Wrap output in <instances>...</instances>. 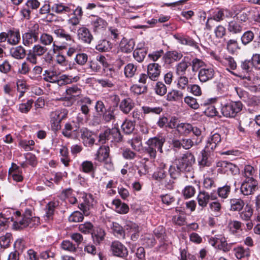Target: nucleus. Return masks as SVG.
Listing matches in <instances>:
<instances>
[{
  "mask_svg": "<svg viewBox=\"0 0 260 260\" xmlns=\"http://www.w3.org/2000/svg\"><path fill=\"white\" fill-rule=\"evenodd\" d=\"M110 250L112 254L117 257L124 258L128 255L127 248L123 244L118 241H114L112 242Z\"/></svg>",
  "mask_w": 260,
  "mask_h": 260,
  "instance_id": "11",
  "label": "nucleus"
},
{
  "mask_svg": "<svg viewBox=\"0 0 260 260\" xmlns=\"http://www.w3.org/2000/svg\"><path fill=\"white\" fill-rule=\"evenodd\" d=\"M112 204L115 207V211L120 214H126L129 211L128 206L125 203H122L119 200H114Z\"/></svg>",
  "mask_w": 260,
  "mask_h": 260,
  "instance_id": "40",
  "label": "nucleus"
},
{
  "mask_svg": "<svg viewBox=\"0 0 260 260\" xmlns=\"http://www.w3.org/2000/svg\"><path fill=\"white\" fill-rule=\"evenodd\" d=\"M118 113L119 111L116 107L111 106L105 110L103 113V120L106 123L115 120L116 116Z\"/></svg>",
  "mask_w": 260,
  "mask_h": 260,
  "instance_id": "25",
  "label": "nucleus"
},
{
  "mask_svg": "<svg viewBox=\"0 0 260 260\" xmlns=\"http://www.w3.org/2000/svg\"><path fill=\"white\" fill-rule=\"evenodd\" d=\"M135 123L129 120H125L121 125L123 132L125 134H132L135 129Z\"/></svg>",
  "mask_w": 260,
  "mask_h": 260,
  "instance_id": "49",
  "label": "nucleus"
},
{
  "mask_svg": "<svg viewBox=\"0 0 260 260\" xmlns=\"http://www.w3.org/2000/svg\"><path fill=\"white\" fill-rule=\"evenodd\" d=\"M91 25L94 32H99L107 26V22L98 16H93L91 19Z\"/></svg>",
  "mask_w": 260,
  "mask_h": 260,
  "instance_id": "21",
  "label": "nucleus"
},
{
  "mask_svg": "<svg viewBox=\"0 0 260 260\" xmlns=\"http://www.w3.org/2000/svg\"><path fill=\"white\" fill-rule=\"evenodd\" d=\"M221 140V137L219 134H211L208 138L205 147L206 150L208 151H213L217 146L220 143Z\"/></svg>",
  "mask_w": 260,
  "mask_h": 260,
  "instance_id": "22",
  "label": "nucleus"
},
{
  "mask_svg": "<svg viewBox=\"0 0 260 260\" xmlns=\"http://www.w3.org/2000/svg\"><path fill=\"white\" fill-rule=\"evenodd\" d=\"M122 140V136L118 128L114 127L112 129H107L99 136V141L104 144L106 140H111V142H118Z\"/></svg>",
  "mask_w": 260,
  "mask_h": 260,
  "instance_id": "5",
  "label": "nucleus"
},
{
  "mask_svg": "<svg viewBox=\"0 0 260 260\" xmlns=\"http://www.w3.org/2000/svg\"><path fill=\"white\" fill-rule=\"evenodd\" d=\"M211 151L206 150V148H205L202 153V158L199 161V165L201 167H209L211 165V161L209 158V153Z\"/></svg>",
  "mask_w": 260,
  "mask_h": 260,
  "instance_id": "51",
  "label": "nucleus"
},
{
  "mask_svg": "<svg viewBox=\"0 0 260 260\" xmlns=\"http://www.w3.org/2000/svg\"><path fill=\"white\" fill-rule=\"evenodd\" d=\"M137 71V67L133 63H128L124 68V74L127 78L133 77Z\"/></svg>",
  "mask_w": 260,
  "mask_h": 260,
  "instance_id": "55",
  "label": "nucleus"
},
{
  "mask_svg": "<svg viewBox=\"0 0 260 260\" xmlns=\"http://www.w3.org/2000/svg\"><path fill=\"white\" fill-rule=\"evenodd\" d=\"M53 32L57 37L64 39L67 41H73L72 36L62 28H59L55 29L53 30Z\"/></svg>",
  "mask_w": 260,
  "mask_h": 260,
  "instance_id": "52",
  "label": "nucleus"
},
{
  "mask_svg": "<svg viewBox=\"0 0 260 260\" xmlns=\"http://www.w3.org/2000/svg\"><path fill=\"white\" fill-rule=\"evenodd\" d=\"M184 101L185 104L192 109H198L200 107L197 99L192 96H187L185 97Z\"/></svg>",
  "mask_w": 260,
  "mask_h": 260,
  "instance_id": "62",
  "label": "nucleus"
},
{
  "mask_svg": "<svg viewBox=\"0 0 260 260\" xmlns=\"http://www.w3.org/2000/svg\"><path fill=\"white\" fill-rule=\"evenodd\" d=\"M217 167L218 168V172L221 173H231L236 175L239 172V168L232 163L226 161H220L217 163Z\"/></svg>",
  "mask_w": 260,
  "mask_h": 260,
  "instance_id": "9",
  "label": "nucleus"
},
{
  "mask_svg": "<svg viewBox=\"0 0 260 260\" xmlns=\"http://www.w3.org/2000/svg\"><path fill=\"white\" fill-rule=\"evenodd\" d=\"M165 142V139L162 137H154L149 139L147 143V145H149L156 151H158L160 153L162 152V147Z\"/></svg>",
  "mask_w": 260,
  "mask_h": 260,
  "instance_id": "24",
  "label": "nucleus"
},
{
  "mask_svg": "<svg viewBox=\"0 0 260 260\" xmlns=\"http://www.w3.org/2000/svg\"><path fill=\"white\" fill-rule=\"evenodd\" d=\"M144 114H159L162 111V108L160 107H148L143 106L142 108Z\"/></svg>",
  "mask_w": 260,
  "mask_h": 260,
  "instance_id": "60",
  "label": "nucleus"
},
{
  "mask_svg": "<svg viewBox=\"0 0 260 260\" xmlns=\"http://www.w3.org/2000/svg\"><path fill=\"white\" fill-rule=\"evenodd\" d=\"M258 28L252 27L251 30L244 32L241 37L242 43L244 45H247L250 43L254 39V34H257Z\"/></svg>",
  "mask_w": 260,
  "mask_h": 260,
  "instance_id": "29",
  "label": "nucleus"
},
{
  "mask_svg": "<svg viewBox=\"0 0 260 260\" xmlns=\"http://www.w3.org/2000/svg\"><path fill=\"white\" fill-rule=\"evenodd\" d=\"M189 65L191 67V70L193 72H199V70H201L207 66L202 60L198 58H193L189 62Z\"/></svg>",
  "mask_w": 260,
  "mask_h": 260,
  "instance_id": "41",
  "label": "nucleus"
},
{
  "mask_svg": "<svg viewBox=\"0 0 260 260\" xmlns=\"http://www.w3.org/2000/svg\"><path fill=\"white\" fill-rule=\"evenodd\" d=\"M39 39L40 43L44 46H49L52 44L54 47H57L55 42H53L52 36L48 33L43 32L41 34L40 37H39Z\"/></svg>",
  "mask_w": 260,
  "mask_h": 260,
  "instance_id": "38",
  "label": "nucleus"
},
{
  "mask_svg": "<svg viewBox=\"0 0 260 260\" xmlns=\"http://www.w3.org/2000/svg\"><path fill=\"white\" fill-rule=\"evenodd\" d=\"M43 76L45 81L51 83H56L58 78L56 72L51 70H45Z\"/></svg>",
  "mask_w": 260,
  "mask_h": 260,
  "instance_id": "45",
  "label": "nucleus"
},
{
  "mask_svg": "<svg viewBox=\"0 0 260 260\" xmlns=\"http://www.w3.org/2000/svg\"><path fill=\"white\" fill-rule=\"evenodd\" d=\"M257 182L255 179L244 180L241 185L240 191L244 196L252 194L257 188Z\"/></svg>",
  "mask_w": 260,
  "mask_h": 260,
  "instance_id": "10",
  "label": "nucleus"
},
{
  "mask_svg": "<svg viewBox=\"0 0 260 260\" xmlns=\"http://www.w3.org/2000/svg\"><path fill=\"white\" fill-rule=\"evenodd\" d=\"M183 57L181 52L176 51H169L163 56V60L167 64H171L173 62L179 60Z\"/></svg>",
  "mask_w": 260,
  "mask_h": 260,
  "instance_id": "23",
  "label": "nucleus"
},
{
  "mask_svg": "<svg viewBox=\"0 0 260 260\" xmlns=\"http://www.w3.org/2000/svg\"><path fill=\"white\" fill-rule=\"evenodd\" d=\"M81 92L82 89L78 85H73L71 86H69L66 90L67 95L73 99H75L76 97L80 96L81 94Z\"/></svg>",
  "mask_w": 260,
  "mask_h": 260,
  "instance_id": "37",
  "label": "nucleus"
},
{
  "mask_svg": "<svg viewBox=\"0 0 260 260\" xmlns=\"http://www.w3.org/2000/svg\"><path fill=\"white\" fill-rule=\"evenodd\" d=\"M253 213V210L251 205L247 204L244 210L240 213V217L244 221L250 220Z\"/></svg>",
  "mask_w": 260,
  "mask_h": 260,
  "instance_id": "42",
  "label": "nucleus"
},
{
  "mask_svg": "<svg viewBox=\"0 0 260 260\" xmlns=\"http://www.w3.org/2000/svg\"><path fill=\"white\" fill-rule=\"evenodd\" d=\"M216 199L217 196L214 193H209L204 190L200 191L197 197L198 204L203 208L207 207L210 200H214Z\"/></svg>",
  "mask_w": 260,
  "mask_h": 260,
  "instance_id": "15",
  "label": "nucleus"
},
{
  "mask_svg": "<svg viewBox=\"0 0 260 260\" xmlns=\"http://www.w3.org/2000/svg\"><path fill=\"white\" fill-rule=\"evenodd\" d=\"M246 103L248 106L257 107L260 105V96L251 95L249 96Z\"/></svg>",
  "mask_w": 260,
  "mask_h": 260,
  "instance_id": "64",
  "label": "nucleus"
},
{
  "mask_svg": "<svg viewBox=\"0 0 260 260\" xmlns=\"http://www.w3.org/2000/svg\"><path fill=\"white\" fill-rule=\"evenodd\" d=\"M154 90L155 93L160 96L164 95L167 91L166 86L161 82H158L156 83Z\"/></svg>",
  "mask_w": 260,
  "mask_h": 260,
  "instance_id": "63",
  "label": "nucleus"
},
{
  "mask_svg": "<svg viewBox=\"0 0 260 260\" xmlns=\"http://www.w3.org/2000/svg\"><path fill=\"white\" fill-rule=\"evenodd\" d=\"M51 9L52 12L58 14L70 13L72 11L70 7L64 5L61 3L53 4L51 7Z\"/></svg>",
  "mask_w": 260,
  "mask_h": 260,
  "instance_id": "39",
  "label": "nucleus"
},
{
  "mask_svg": "<svg viewBox=\"0 0 260 260\" xmlns=\"http://www.w3.org/2000/svg\"><path fill=\"white\" fill-rule=\"evenodd\" d=\"M61 248L70 252H75L77 250V247L72 242L69 240H64L61 244Z\"/></svg>",
  "mask_w": 260,
  "mask_h": 260,
  "instance_id": "61",
  "label": "nucleus"
},
{
  "mask_svg": "<svg viewBox=\"0 0 260 260\" xmlns=\"http://www.w3.org/2000/svg\"><path fill=\"white\" fill-rule=\"evenodd\" d=\"M20 40L19 30H9L8 31V43L12 45L18 44Z\"/></svg>",
  "mask_w": 260,
  "mask_h": 260,
  "instance_id": "34",
  "label": "nucleus"
},
{
  "mask_svg": "<svg viewBox=\"0 0 260 260\" xmlns=\"http://www.w3.org/2000/svg\"><path fill=\"white\" fill-rule=\"evenodd\" d=\"M226 48L228 51L234 53L237 49H239L238 43L236 39H230L226 42Z\"/></svg>",
  "mask_w": 260,
  "mask_h": 260,
  "instance_id": "59",
  "label": "nucleus"
},
{
  "mask_svg": "<svg viewBox=\"0 0 260 260\" xmlns=\"http://www.w3.org/2000/svg\"><path fill=\"white\" fill-rule=\"evenodd\" d=\"M174 37L181 44L190 46L195 48L198 47L197 43L190 37H184L176 35L174 36Z\"/></svg>",
  "mask_w": 260,
  "mask_h": 260,
  "instance_id": "44",
  "label": "nucleus"
},
{
  "mask_svg": "<svg viewBox=\"0 0 260 260\" xmlns=\"http://www.w3.org/2000/svg\"><path fill=\"white\" fill-rule=\"evenodd\" d=\"M11 56L15 59H23L26 56V51L22 46H18L10 49Z\"/></svg>",
  "mask_w": 260,
  "mask_h": 260,
  "instance_id": "32",
  "label": "nucleus"
},
{
  "mask_svg": "<svg viewBox=\"0 0 260 260\" xmlns=\"http://www.w3.org/2000/svg\"><path fill=\"white\" fill-rule=\"evenodd\" d=\"M9 211H6L5 213H0V227L2 229H5L8 226L11 222H14V218L9 216Z\"/></svg>",
  "mask_w": 260,
  "mask_h": 260,
  "instance_id": "43",
  "label": "nucleus"
},
{
  "mask_svg": "<svg viewBox=\"0 0 260 260\" xmlns=\"http://www.w3.org/2000/svg\"><path fill=\"white\" fill-rule=\"evenodd\" d=\"M109 151L110 148L108 146H101L95 154V159L105 163L110 168L112 167L111 159L109 158Z\"/></svg>",
  "mask_w": 260,
  "mask_h": 260,
  "instance_id": "8",
  "label": "nucleus"
},
{
  "mask_svg": "<svg viewBox=\"0 0 260 260\" xmlns=\"http://www.w3.org/2000/svg\"><path fill=\"white\" fill-rule=\"evenodd\" d=\"M161 67L157 63H151L147 66V74L149 78L152 81L158 79L161 72Z\"/></svg>",
  "mask_w": 260,
  "mask_h": 260,
  "instance_id": "18",
  "label": "nucleus"
},
{
  "mask_svg": "<svg viewBox=\"0 0 260 260\" xmlns=\"http://www.w3.org/2000/svg\"><path fill=\"white\" fill-rule=\"evenodd\" d=\"M183 94L182 91L173 89L169 92L167 95V100L168 101H178L183 98Z\"/></svg>",
  "mask_w": 260,
  "mask_h": 260,
  "instance_id": "47",
  "label": "nucleus"
},
{
  "mask_svg": "<svg viewBox=\"0 0 260 260\" xmlns=\"http://www.w3.org/2000/svg\"><path fill=\"white\" fill-rule=\"evenodd\" d=\"M156 170L152 175L153 178L159 182H161L168 177L167 164L162 160H158L156 161Z\"/></svg>",
  "mask_w": 260,
  "mask_h": 260,
  "instance_id": "7",
  "label": "nucleus"
},
{
  "mask_svg": "<svg viewBox=\"0 0 260 260\" xmlns=\"http://www.w3.org/2000/svg\"><path fill=\"white\" fill-rule=\"evenodd\" d=\"M191 129L192 125L188 123H181L177 125V131L181 135H188Z\"/></svg>",
  "mask_w": 260,
  "mask_h": 260,
  "instance_id": "46",
  "label": "nucleus"
},
{
  "mask_svg": "<svg viewBox=\"0 0 260 260\" xmlns=\"http://www.w3.org/2000/svg\"><path fill=\"white\" fill-rule=\"evenodd\" d=\"M12 239V235L10 233H7L0 237V245L2 248H7L10 246V244Z\"/></svg>",
  "mask_w": 260,
  "mask_h": 260,
  "instance_id": "54",
  "label": "nucleus"
},
{
  "mask_svg": "<svg viewBox=\"0 0 260 260\" xmlns=\"http://www.w3.org/2000/svg\"><path fill=\"white\" fill-rule=\"evenodd\" d=\"M81 138L85 146L91 147L95 143V136L86 128L80 129Z\"/></svg>",
  "mask_w": 260,
  "mask_h": 260,
  "instance_id": "17",
  "label": "nucleus"
},
{
  "mask_svg": "<svg viewBox=\"0 0 260 260\" xmlns=\"http://www.w3.org/2000/svg\"><path fill=\"white\" fill-rule=\"evenodd\" d=\"M82 201L78 206L79 208L83 212L85 216L90 214V209L92 208L93 199L90 194H83Z\"/></svg>",
  "mask_w": 260,
  "mask_h": 260,
  "instance_id": "12",
  "label": "nucleus"
},
{
  "mask_svg": "<svg viewBox=\"0 0 260 260\" xmlns=\"http://www.w3.org/2000/svg\"><path fill=\"white\" fill-rule=\"evenodd\" d=\"M215 59L232 73H233L230 71V70H235L237 68V63L234 58L230 55H225L222 57L216 56H215Z\"/></svg>",
  "mask_w": 260,
  "mask_h": 260,
  "instance_id": "13",
  "label": "nucleus"
},
{
  "mask_svg": "<svg viewBox=\"0 0 260 260\" xmlns=\"http://www.w3.org/2000/svg\"><path fill=\"white\" fill-rule=\"evenodd\" d=\"M168 172L170 175V177L173 179H177L180 175L181 171L178 169L177 166L176 165L175 162H174L172 165L169 167L168 169Z\"/></svg>",
  "mask_w": 260,
  "mask_h": 260,
  "instance_id": "57",
  "label": "nucleus"
},
{
  "mask_svg": "<svg viewBox=\"0 0 260 260\" xmlns=\"http://www.w3.org/2000/svg\"><path fill=\"white\" fill-rule=\"evenodd\" d=\"M210 244L214 247L224 251H228L230 250L226 239L222 235L215 236V237L209 240Z\"/></svg>",
  "mask_w": 260,
  "mask_h": 260,
  "instance_id": "14",
  "label": "nucleus"
},
{
  "mask_svg": "<svg viewBox=\"0 0 260 260\" xmlns=\"http://www.w3.org/2000/svg\"><path fill=\"white\" fill-rule=\"evenodd\" d=\"M255 173L254 168L250 165H246L244 167L243 175L245 177V180H252L253 178V175Z\"/></svg>",
  "mask_w": 260,
  "mask_h": 260,
  "instance_id": "58",
  "label": "nucleus"
},
{
  "mask_svg": "<svg viewBox=\"0 0 260 260\" xmlns=\"http://www.w3.org/2000/svg\"><path fill=\"white\" fill-rule=\"evenodd\" d=\"M135 46V42L133 39H123L120 43V48L122 52L124 53L131 52Z\"/></svg>",
  "mask_w": 260,
  "mask_h": 260,
  "instance_id": "31",
  "label": "nucleus"
},
{
  "mask_svg": "<svg viewBox=\"0 0 260 260\" xmlns=\"http://www.w3.org/2000/svg\"><path fill=\"white\" fill-rule=\"evenodd\" d=\"M242 109V104L240 102L230 101L221 104V112L226 117H234Z\"/></svg>",
  "mask_w": 260,
  "mask_h": 260,
  "instance_id": "3",
  "label": "nucleus"
},
{
  "mask_svg": "<svg viewBox=\"0 0 260 260\" xmlns=\"http://www.w3.org/2000/svg\"><path fill=\"white\" fill-rule=\"evenodd\" d=\"M55 206L56 204L53 202H50L47 205L44 216L45 220L49 221L52 219Z\"/></svg>",
  "mask_w": 260,
  "mask_h": 260,
  "instance_id": "48",
  "label": "nucleus"
},
{
  "mask_svg": "<svg viewBox=\"0 0 260 260\" xmlns=\"http://www.w3.org/2000/svg\"><path fill=\"white\" fill-rule=\"evenodd\" d=\"M77 37L81 42L90 44L93 40V36L89 30L86 27L82 26L77 30Z\"/></svg>",
  "mask_w": 260,
  "mask_h": 260,
  "instance_id": "19",
  "label": "nucleus"
},
{
  "mask_svg": "<svg viewBox=\"0 0 260 260\" xmlns=\"http://www.w3.org/2000/svg\"><path fill=\"white\" fill-rule=\"evenodd\" d=\"M111 229L114 234L118 238H124L125 236V232L123 228L118 223L113 222Z\"/></svg>",
  "mask_w": 260,
  "mask_h": 260,
  "instance_id": "53",
  "label": "nucleus"
},
{
  "mask_svg": "<svg viewBox=\"0 0 260 260\" xmlns=\"http://www.w3.org/2000/svg\"><path fill=\"white\" fill-rule=\"evenodd\" d=\"M188 58L184 57L183 60L177 64L176 67V73L178 75H185L186 71L189 65V62L188 61Z\"/></svg>",
  "mask_w": 260,
  "mask_h": 260,
  "instance_id": "33",
  "label": "nucleus"
},
{
  "mask_svg": "<svg viewBox=\"0 0 260 260\" xmlns=\"http://www.w3.org/2000/svg\"><path fill=\"white\" fill-rule=\"evenodd\" d=\"M17 219L13 223L14 228L16 230H21L28 226L30 228L38 225L40 218L38 217L32 216L31 211L26 209L23 216H21L19 211L16 212Z\"/></svg>",
  "mask_w": 260,
  "mask_h": 260,
  "instance_id": "1",
  "label": "nucleus"
},
{
  "mask_svg": "<svg viewBox=\"0 0 260 260\" xmlns=\"http://www.w3.org/2000/svg\"><path fill=\"white\" fill-rule=\"evenodd\" d=\"M80 107V111L87 117L90 112V106L92 104V101L88 96H81L78 101Z\"/></svg>",
  "mask_w": 260,
  "mask_h": 260,
  "instance_id": "20",
  "label": "nucleus"
},
{
  "mask_svg": "<svg viewBox=\"0 0 260 260\" xmlns=\"http://www.w3.org/2000/svg\"><path fill=\"white\" fill-rule=\"evenodd\" d=\"M243 25L236 20L235 17L228 22L227 25L229 32L234 35L241 34L243 30Z\"/></svg>",
  "mask_w": 260,
  "mask_h": 260,
  "instance_id": "27",
  "label": "nucleus"
},
{
  "mask_svg": "<svg viewBox=\"0 0 260 260\" xmlns=\"http://www.w3.org/2000/svg\"><path fill=\"white\" fill-rule=\"evenodd\" d=\"M230 210L233 211L240 212L243 208L245 203L241 199H232L230 200Z\"/></svg>",
  "mask_w": 260,
  "mask_h": 260,
  "instance_id": "36",
  "label": "nucleus"
},
{
  "mask_svg": "<svg viewBox=\"0 0 260 260\" xmlns=\"http://www.w3.org/2000/svg\"><path fill=\"white\" fill-rule=\"evenodd\" d=\"M80 79L78 76L73 77L72 76L63 74L58 77L56 83L59 86H63L72 83L77 82Z\"/></svg>",
  "mask_w": 260,
  "mask_h": 260,
  "instance_id": "26",
  "label": "nucleus"
},
{
  "mask_svg": "<svg viewBox=\"0 0 260 260\" xmlns=\"http://www.w3.org/2000/svg\"><path fill=\"white\" fill-rule=\"evenodd\" d=\"M111 48L112 44L106 40H101L95 47V49L100 52H107Z\"/></svg>",
  "mask_w": 260,
  "mask_h": 260,
  "instance_id": "50",
  "label": "nucleus"
},
{
  "mask_svg": "<svg viewBox=\"0 0 260 260\" xmlns=\"http://www.w3.org/2000/svg\"><path fill=\"white\" fill-rule=\"evenodd\" d=\"M39 25L35 24L32 28L22 35V43L25 46L29 47L39 40Z\"/></svg>",
  "mask_w": 260,
  "mask_h": 260,
  "instance_id": "4",
  "label": "nucleus"
},
{
  "mask_svg": "<svg viewBox=\"0 0 260 260\" xmlns=\"http://www.w3.org/2000/svg\"><path fill=\"white\" fill-rule=\"evenodd\" d=\"M135 104L130 98L123 99L119 104V109L125 114H128L134 108Z\"/></svg>",
  "mask_w": 260,
  "mask_h": 260,
  "instance_id": "30",
  "label": "nucleus"
},
{
  "mask_svg": "<svg viewBox=\"0 0 260 260\" xmlns=\"http://www.w3.org/2000/svg\"><path fill=\"white\" fill-rule=\"evenodd\" d=\"M234 251L235 256L239 259L248 257L250 255V250L249 248L238 246L234 248Z\"/></svg>",
  "mask_w": 260,
  "mask_h": 260,
  "instance_id": "35",
  "label": "nucleus"
},
{
  "mask_svg": "<svg viewBox=\"0 0 260 260\" xmlns=\"http://www.w3.org/2000/svg\"><path fill=\"white\" fill-rule=\"evenodd\" d=\"M47 50L45 46H43L41 44L35 45L28 50L26 59L31 63L36 64L38 62L37 57L43 56Z\"/></svg>",
  "mask_w": 260,
  "mask_h": 260,
  "instance_id": "6",
  "label": "nucleus"
},
{
  "mask_svg": "<svg viewBox=\"0 0 260 260\" xmlns=\"http://www.w3.org/2000/svg\"><path fill=\"white\" fill-rule=\"evenodd\" d=\"M93 242L96 245H100L105 240L106 232L104 230L101 228L94 229L91 233Z\"/></svg>",
  "mask_w": 260,
  "mask_h": 260,
  "instance_id": "28",
  "label": "nucleus"
},
{
  "mask_svg": "<svg viewBox=\"0 0 260 260\" xmlns=\"http://www.w3.org/2000/svg\"><path fill=\"white\" fill-rule=\"evenodd\" d=\"M214 75V70L212 68L206 66L203 69L199 70L198 76L201 82L206 83L212 80Z\"/></svg>",
  "mask_w": 260,
  "mask_h": 260,
  "instance_id": "16",
  "label": "nucleus"
},
{
  "mask_svg": "<svg viewBox=\"0 0 260 260\" xmlns=\"http://www.w3.org/2000/svg\"><path fill=\"white\" fill-rule=\"evenodd\" d=\"M195 161L194 156L189 152H187L175 162L178 169L182 172H190L192 170V164Z\"/></svg>",
  "mask_w": 260,
  "mask_h": 260,
  "instance_id": "2",
  "label": "nucleus"
},
{
  "mask_svg": "<svg viewBox=\"0 0 260 260\" xmlns=\"http://www.w3.org/2000/svg\"><path fill=\"white\" fill-rule=\"evenodd\" d=\"M61 112L59 110H56L50 113L51 122L54 125H58L63 118L61 115Z\"/></svg>",
  "mask_w": 260,
  "mask_h": 260,
  "instance_id": "56",
  "label": "nucleus"
}]
</instances>
